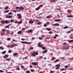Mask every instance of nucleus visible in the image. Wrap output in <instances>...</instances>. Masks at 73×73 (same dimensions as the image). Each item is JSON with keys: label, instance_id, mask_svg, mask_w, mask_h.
<instances>
[{"label": "nucleus", "instance_id": "nucleus-1", "mask_svg": "<svg viewBox=\"0 0 73 73\" xmlns=\"http://www.w3.org/2000/svg\"><path fill=\"white\" fill-rule=\"evenodd\" d=\"M69 48V47L66 46H64L63 47V49L64 50H67Z\"/></svg>", "mask_w": 73, "mask_h": 73}, {"label": "nucleus", "instance_id": "nucleus-2", "mask_svg": "<svg viewBox=\"0 0 73 73\" xmlns=\"http://www.w3.org/2000/svg\"><path fill=\"white\" fill-rule=\"evenodd\" d=\"M38 53L36 52H33L32 53V55L33 57H35L36 55H38Z\"/></svg>", "mask_w": 73, "mask_h": 73}, {"label": "nucleus", "instance_id": "nucleus-3", "mask_svg": "<svg viewBox=\"0 0 73 73\" xmlns=\"http://www.w3.org/2000/svg\"><path fill=\"white\" fill-rule=\"evenodd\" d=\"M21 43L22 44H27L28 45H29V44H31V42H21Z\"/></svg>", "mask_w": 73, "mask_h": 73}, {"label": "nucleus", "instance_id": "nucleus-4", "mask_svg": "<svg viewBox=\"0 0 73 73\" xmlns=\"http://www.w3.org/2000/svg\"><path fill=\"white\" fill-rule=\"evenodd\" d=\"M17 44H11L10 46V48H13L14 47V46H16Z\"/></svg>", "mask_w": 73, "mask_h": 73}, {"label": "nucleus", "instance_id": "nucleus-5", "mask_svg": "<svg viewBox=\"0 0 73 73\" xmlns=\"http://www.w3.org/2000/svg\"><path fill=\"white\" fill-rule=\"evenodd\" d=\"M41 44V43L40 42H39L38 43V46L40 47H42L43 45L42 44Z\"/></svg>", "mask_w": 73, "mask_h": 73}, {"label": "nucleus", "instance_id": "nucleus-6", "mask_svg": "<svg viewBox=\"0 0 73 73\" xmlns=\"http://www.w3.org/2000/svg\"><path fill=\"white\" fill-rule=\"evenodd\" d=\"M6 18H8V19H11V18L12 17V15H7L6 16Z\"/></svg>", "mask_w": 73, "mask_h": 73}, {"label": "nucleus", "instance_id": "nucleus-7", "mask_svg": "<svg viewBox=\"0 0 73 73\" xmlns=\"http://www.w3.org/2000/svg\"><path fill=\"white\" fill-rule=\"evenodd\" d=\"M17 16H18V18L20 19V18H22L21 17V15L20 14H18L17 15Z\"/></svg>", "mask_w": 73, "mask_h": 73}, {"label": "nucleus", "instance_id": "nucleus-8", "mask_svg": "<svg viewBox=\"0 0 73 73\" xmlns=\"http://www.w3.org/2000/svg\"><path fill=\"white\" fill-rule=\"evenodd\" d=\"M1 24H5V21L4 20H3L1 21Z\"/></svg>", "mask_w": 73, "mask_h": 73}, {"label": "nucleus", "instance_id": "nucleus-9", "mask_svg": "<svg viewBox=\"0 0 73 73\" xmlns=\"http://www.w3.org/2000/svg\"><path fill=\"white\" fill-rule=\"evenodd\" d=\"M17 34L19 35H21L22 34V32H21V31H19L18 32Z\"/></svg>", "mask_w": 73, "mask_h": 73}, {"label": "nucleus", "instance_id": "nucleus-10", "mask_svg": "<svg viewBox=\"0 0 73 73\" xmlns=\"http://www.w3.org/2000/svg\"><path fill=\"white\" fill-rule=\"evenodd\" d=\"M29 24H32V23H34V22H33V21L31 20L29 21Z\"/></svg>", "mask_w": 73, "mask_h": 73}, {"label": "nucleus", "instance_id": "nucleus-11", "mask_svg": "<svg viewBox=\"0 0 73 73\" xmlns=\"http://www.w3.org/2000/svg\"><path fill=\"white\" fill-rule=\"evenodd\" d=\"M32 64H33V65H35V66H36L37 65V63L36 62H32Z\"/></svg>", "mask_w": 73, "mask_h": 73}, {"label": "nucleus", "instance_id": "nucleus-12", "mask_svg": "<svg viewBox=\"0 0 73 73\" xmlns=\"http://www.w3.org/2000/svg\"><path fill=\"white\" fill-rule=\"evenodd\" d=\"M54 26H59V24L58 23H56L53 24Z\"/></svg>", "mask_w": 73, "mask_h": 73}, {"label": "nucleus", "instance_id": "nucleus-13", "mask_svg": "<svg viewBox=\"0 0 73 73\" xmlns=\"http://www.w3.org/2000/svg\"><path fill=\"white\" fill-rule=\"evenodd\" d=\"M24 8L23 7H20L19 9L20 10H24Z\"/></svg>", "mask_w": 73, "mask_h": 73}, {"label": "nucleus", "instance_id": "nucleus-14", "mask_svg": "<svg viewBox=\"0 0 73 73\" xmlns=\"http://www.w3.org/2000/svg\"><path fill=\"white\" fill-rule=\"evenodd\" d=\"M60 21L61 20L60 19H56L55 20V21H56V22Z\"/></svg>", "mask_w": 73, "mask_h": 73}, {"label": "nucleus", "instance_id": "nucleus-15", "mask_svg": "<svg viewBox=\"0 0 73 73\" xmlns=\"http://www.w3.org/2000/svg\"><path fill=\"white\" fill-rule=\"evenodd\" d=\"M48 52V50H44V51L43 52H42V53L43 54H44V53H46V52Z\"/></svg>", "mask_w": 73, "mask_h": 73}, {"label": "nucleus", "instance_id": "nucleus-16", "mask_svg": "<svg viewBox=\"0 0 73 73\" xmlns=\"http://www.w3.org/2000/svg\"><path fill=\"white\" fill-rule=\"evenodd\" d=\"M8 55H6L4 57H3L4 58H7V57H8Z\"/></svg>", "mask_w": 73, "mask_h": 73}, {"label": "nucleus", "instance_id": "nucleus-17", "mask_svg": "<svg viewBox=\"0 0 73 73\" xmlns=\"http://www.w3.org/2000/svg\"><path fill=\"white\" fill-rule=\"evenodd\" d=\"M9 21H5V23H6V24H9Z\"/></svg>", "mask_w": 73, "mask_h": 73}, {"label": "nucleus", "instance_id": "nucleus-18", "mask_svg": "<svg viewBox=\"0 0 73 73\" xmlns=\"http://www.w3.org/2000/svg\"><path fill=\"white\" fill-rule=\"evenodd\" d=\"M28 33H32V30H29L28 31Z\"/></svg>", "mask_w": 73, "mask_h": 73}, {"label": "nucleus", "instance_id": "nucleus-19", "mask_svg": "<svg viewBox=\"0 0 73 73\" xmlns=\"http://www.w3.org/2000/svg\"><path fill=\"white\" fill-rule=\"evenodd\" d=\"M67 17H73V15H68Z\"/></svg>", "mask_w": 73, "mask_h": 73}, {"label": "nucleus", "instance_id": "nucleus-20", "mask_svg": "<svg viewBox=\"0 0 73 73\" xmlns=\"http://www.w3.org/2000/svg\"><path fill=\"white\" fill-rule=\"evenodd\" d=\"M1 35L2 36L5 35V34L4 33L1 32Z\"/></svg>", "mask_w": 73, "mask_h": 73}, {"label": "nucleus", "instance_id": "nucleus-21", "mask_svg": "<svg viewBox=\"0 0 73 73\" xmlns=\"http://www.w3.org/2000/svg\"><path fill=\"white\" fill-rule=\"evenodd\" d=\"M60 65L58 64L56 65V67H60Z\"/></svg>", "mask_w": 73, "mask_h": 73}, {"label": "nucleus", "instance_id": "nucleus-22", "mask_svg": "<svg viewBox=\"0 0 73 73\" xmlns=\"http://www.w3.org/2000/svg\"><path fill=\"white\" fill-rule=\"evenodd\" d=\"M69 42H73V40H68Z\"/></svg>", "mask_w": 73, "mask_h": 73}, {"label": "nucleus", "instance_id": "nucleus-23", "mask_svg": "<svg viewBox=\"0 0 73 73\" xmlns=\"http://www.w3.org/2000/svg\"><path fill=\"white\" fill-rule=\"evenodd\" d=\"M71 10H68L67 11V12L68 13H70L71 12Z\"/></svg>", "mask_w": 73, "mask_h": 73}, {"label": "nucleus", "instance_id": "nucleus-24", "mask_svg": "<svg viewBox=\"0 0 73 73\" xmlns=\"http://www.w3.org/2000/svg\"><path fill=\"white\" fill-rule=\"evenodd\" d=\"M40 9V8L39 7H37V8H36L35 9V10H39V9Z\"/></svg>", "mask_w": 73, "mask_h": 73}, {"label": "nucleus", "instance_id": "nucleus-25", "mask_svg": "<svg viewBox=\"0 0 73 73\" xmlns=\"http://www.w3.org/2000/svg\"><path fill=\"white\" fill-rule=\"evenodd\" d=\"M0 49H1L2 50H3V49H4V48H3V47L1 46L0 47Z\"/></svg>", "mask_w": 73, "mask_h": 73}, {"label": "nucleus", "instance_id": "nucleus-26", "mask_svg": "<svg viewBox=\"0 0 73 73\" xmlns=\"http://www.w3.org/2000/svg\"><path fill=\"white\" fill-rule=\"evenodd\" d=\"M7 35H9V30H7Z\"/></svg>", "mask_w": 73, "mask_h": 73}, {"label": "nucleus", "instance_id": "nucleus-27", "mask_svg": "<svg viewBox=\"0 0 73 73\" xmlns=\"http://www.w3.org/2000/svg\"><path fill=\"white\" fill-rule=\"evenodd\" d=\"M52 29L50 28H47V31H50V30H51Z\"/></svg>", "mask_w": 73, "mask_h": 73}, {"label": "nucleus", "instance_id": "nucleus-28", "mask_svg": "<svg viewBox=\"0 0 73 73\" xmlns=\"http://www.w3.org/2000/svg\"><path fill=\"white\" fill-rule=\"evenodd\" d=\"M42 48L43 49H44V50L46 49V48H45V47H44V46H42Z\"/></svg>", "mask_w": 73, "mask_h": 73}, {"label": "nucleus", "instance_id": "nucleus-29", "mask_svg": "<svg viewBox=\"0 0 73 73\" xmlns=\"http://www.w3.org/2000/svg\"><path fill=\"white\" fill-rule=\"evenodd\" d=\"M6 51H5L2 52V54H4L6 53Z\"/></svg>", "mask_w": 73, "mask_h": 73}, {"label": "nucleus", "instance_id": "nucleus-30", "mask_svg": "<svg viewBox=\"0 0 73 73\" xmlns=\"http://www.w3.org/2000/svg\"><path fill=\"white\" fill-rule=\"evenodd\" d=\"M2 32H5L6 31V29H3L2 30Z\"/></svg>", "mask_w": 73, "mask_h": 73}, {"label": "nucleus", "instance_id": "nucleus-31", "mask_svg": "<svg viewBox=\"0 0 73 73\" xmlns=\"http://www.w3.org/2000/svg\"><path fill=\"white\" fill-rule=\"evenodd\" d=\"M13 12H14L15 13H16V12H17V11L15 10H14L13 11Z\"/></svg>", "mask_w": 73, "mask_h": 73}, {"label": "nucleus", "instance_id": "nucleus-32", "mask_svg": "<svg viewBox=\"0 0 73 73\" xmlns=\"http://www.w3.org/2000/svg\"><path fill=\"white\" fill-rule=\"evenodd\" d=\"M22 21H19L18 23V24H21V23H22Z\"/></svg>", "mask_w": 73, "mask_h": 73}, {"label": "nucleus", "instance_id": "nucleus-33", "mask_svg": "<svg viewBox=\"0 0 73 73\" xmlns=\"http://www.w3.org/2000/svg\"><path fill=\"white\" fill-rule=\"evenodd\" d=\"M13 14L12 13L10 12V13H9L8 14L9 15H12Z\"/></svg>", "mask_w": 73, "mask_h": 73}, {"label": "nucleus", "instance_id": "nucleus-34", "mask_svg": "<svg viewBox=\"0 0 73 73\" xmlns=\"http://www.w3.org/2000/svg\"><path fill=\"white\" fill-rule=\"evenodd\" d=\"M8 52L9 53H11L12 52V50H10L8 51Z\"/></svg>", "mask_w": 73, "mask_h": 73}, {"label": "nucleus", "instance_id": "nucleus-35", "mask_svg": "<svg viewBox=\"0 0 73 73\" xmlns=\"http://www.w3.org/2000/svg\"><path fill=\"white\" fill-rule=\"evenodd\" d=\"M14 21H15V20H11L10 21L11 23H13V22H14Z\"/></svg>", "mask_w": 73, "mask_h": 73}, {"label": "nucleus", "instance_id": "nucleus-36", "mask_svg": "<svg viewBox=\"0 0 73 73\" xmlns=\"http://www.w3.org/2000/svg\"><path fill=\"white\" fill-rule=\"evenodd\" d=\"M17 53H15L13 54L14 56H17Z\"/></svg>", "mask_w": 73, "mask_h": 73}, {"label": "nucleus", "instance_id": "nucleus-37", "mask_svg": "<svg viewBox=\"0 0 73 73\" xmlns=\"http://www.w3.org/2000/svg\"><path fill=\"white\" fill-rule=\"evenodd\" d=\"M16 70H20V68L19 67L17 68L16 69Z\"/></svg>", "mask_w": 73, "mask_h": 73}, {"label": "nucleus", "instance_id": "nucleus-38", "mask_svg": "<svg viewBox=\"0 0 73 73\" xmlns=\"http://www.w3.org/2000/svg\"><path fill=\"white\" fill-rule=\"evenodd\" d=\"M31 72H33L35 71V70L31 69Z\"/></svg>", "mask_w": 73, "mask_h": 73}, {"label": "nucleus", "instance_id": "nucleus-39", "mask_svg": "<svg viewBox=\"0 0 73 73\" xmlns=\"http://www.w3.org/2000/svg\"><path fill=\"white\" fill-rule=\"evenodd\" d=\"M59 60L58 59H57L56 60H55V63H56V62H58V61Z\"/></svg>", "mask_w": 73, "mask_h": 73}, {"label": "nucleus", "instance_id": "nucleus-40", "mask_svg": "<svg viewBox=\"0 0 73 73\" xmlns=\"http://www.w3.org/2000/svg\"><path fill=\"white\" fill-rule=\"evenodd\" d=\"M54 72L55 71H52H52H51L50 72L51 73H54Z\"/></svg>", "mask_w": 73, "mask_h": 73}, {"label": "nucleus", "instance_id": "nucleus-41", "mask_svg": "<svg viewBox=\"0 0 73 73\" xmlns=\"http://www.w3.org/2000/svg\"><path fill=\"white\" fill-rule=\"evenodd\" d=\"M8 9V7H6L5 8V9L7 10V9Z\"/></svg>", "mask_w": 73, "mask_h": 73}, {"label": "nucleus", "instance_id": "nucleus-42", "mask_svg": "<svg viewBox=\"0 0 73 73\" xmlns=\"http://www.w3.org/2000/svg\"><path fill=\"white\" fill-rule=\"evenodd\" d=\"M68 28V26H65L64 27V29H67V28Z\"/></svg>", "mask_w": 73, "mask_h": 73}, {"label": "nucleus", "instance_id": "nucleus-43", "mask_svg": "<svg viewBox=\"0 0 73 73\" xmlns=\"http://www.w3.org/2000/svg\"><path fill=\"white\" fill-rule=\"evenodd\" d=\"M69 68V67L68 66H66L65 67V68Z\"/></svg>", "mask_w": 73, "mask_h": 73}, {"label": "nucleus", "instance_id": "nucleus-44", "mask_svg": "<svg viewBox=\"0 0 73 73\" xmlns=\"http://www.w3.org/2000/svg\"><path fill=\"white\" fill-rule=\"evenodd\" d=\"M11 40V38H9L7 39V41H9Z\"/></svg>", "mask_w": 73, "mask_h": 73}, {"label": "nucleus", "instance_id": "nucleus-45", "mask_svg": "<svg viewBox=\"0 0 73 73\" xmlns=\"http://www.w3.org/2000/svg\"><path fill=\"white\" fill-rule=\"evenodd\" d=\"M73 68H70V69L69 68L68 69V70H73Z\"/></svg>", "mask_w": 73, "mask_h": 73}, {"label": "nucleus", "instance_id": "nucleus-46", "mask_svg": "<svg viewBox=\"0 0 73 73\" xmlns=\"http://www.w3.org/2000/svg\"><path fill=\"white\" fill-rule=\"evenodd\" d=\"M9 26H5V28H9Z\"/></svg>", "mask_w": 73, "mask_h": 73}, {"label": "nucleus", "instance_id": "nucleus-47", "mask_svg": "<svg viewBox=\"0 0 73 73\" xmlns=\"http://www.w3.org/2000/svg\"><path fill=\"white\" fill-rule=\"evenodd\" d=\"M19 7H16V9H19Z\"/></svg>", "mask_w": 73, "mask_h": 73}, {"label": "nucleus", "instance_id": "nucleus-48", "mask_svg": "<svg viewBox=\"0 0 73 73\" xmlns=\"http://www.w3.org/2000/svg\"><path fill=\"white\" fill-rule=\"evenodd\" d=\"M41 22H39L38 23V25H40V24H41Z\"/></svg>", "mask_w": 73, "mask_h": 73}, {"label": "nucleus", "instance_id": "nucleus-49", "mask_svg": "<svg viewBox=\"0 0 73 73\" xmlns=\"http://www.w3.org/2000/svg\"><path fill=\"white\" fill-rule=\"evenodd\" d=\"M9 12V10H7V11H5V12L6 13H7V12Z\"/></svg>", "mask_w": 73, "mask_h": 73}, {"label": "nucleus", "instance_id": "nucleus-50", "mask_svg": "<svg viewBox=\"0 0 73 73\" xmlns=\"http://www.w3.org/2000/svg\"><path fill=\"white\" fill-rule=\"evenodd\" d=\"M3 72H4V71L2 70H0V73H3Z\"/></svg>", "mask_w": 73, "mask_h": 73}, {"label": "nucleus", "instance_id": "nucleus-51", "mask_svg": "<svg viewBox=\"0 0 73 73\" xmlns=\"http://www.w3.org/2000/svg\"><path fill=\"white\" fill-rule=\"evenodd\" d=\"M18 21H15V24H17V23H18Z\"/></svg>", "mask_w": 73, "mask_h": 73}, {"label": "nucleus", "instance_id": "nucleus-52", "mask_svg": "<svg viewBox=\"0 0 73 73\" xmlns=\"http://www.w3.org/2000/svg\"><path fill=\"white\" fill-rule=\"evenodd\" d=\"M32 49H33V47H31L30 49V50H32Z\"/></svg>", "mask_w": 73, "mask_h": 73}, {"label": "nucleus", "instance_id": "nucleus-53", "mask_svg": "<svg viewBox=\"0 0 73 73\" xmlns=\"http://www.w3.org/2000/svg\"><path fill=\"white\" fill-rule=\"evenodd\" d=\"M49 34H52V32L51 31H50L49 32Z\"/></svg>", "mask_w": 73, "mask_h": 73}, {"label": "nucleus", "instance_id": "nucleus-54", "mask_svg": "<svg viewBox=\"0 0 73 73\" xmlns=\"http://www.w3.org/2000/svg\"><path fill=\"white\" fill-rule=\"evenodd\" d=\"M52 2H56V1L55 0H52Z\"/></svg>", "mask_w": 73, "mask_h": 73}, {"label": "nucleus", "instance_id": "nucleus-55", "mask_svg": "<svg viewBox=\"0 0 73 73\" xmlns=\"http://www.w3.org/2000/svg\"><path fill=\"white\" fill-rule=\"evenodd\" d=\"M44 27H47V25H46V24H45L44 25Z\"/></svg>", "mask_w": 73, "mask_h": 73}, {"label": "nucleus", "instance_id": "nucleus-56", "mask_svg": "<svg viewBox=\"0 0 73 73\" xmlns=\"http://www.w3.org/2000/svg\"><path fill=\"white\" fill-rule=\"evenodd\" d=\"M52 60H55V59H56V58L54 57L52 58Z\"/></svg>", "mask_w": 73, "mask_h": 73}, {"label": "nucleus", "instance_id": "nucleus-57", "mask_svg": "<svg viewBox=\"0 0 73 73\" xmlns=\"http://www.w3.org/2000/svg\"><path fill=\"white\" fill-rule=\"evenodd\" d=\"M21 40H22V41H24V40H25V39H24V38H22L21 39Z\"/></svg>", "mask_w": 73, "mask_h": 73}, {"label": "nucleus", "instance_id": "nucleus-58", "mask_svg": "<svg viewBox=\"0 0 73 73\" xmlns=\"http://www.w3.org/2000/svg\"><path fill=\"white\" fill-rule=\"evenodd\" d=\"M42 5H41L39 6V8H40V7H42Z\"/></svg>", "mask_w": 73, "mask_h": 73}, {"label": "nucleus", "instance_id": "nucleus-59", "mask_svg": "<svg viewBox=\"0 0 73 73\" xmlns=\"http://www.w3.org/2000/svg\"><path fill=\"white\" fill-rule=\"evenodd\" d=\"M21 68L22 69H24V67L23 66H21Z\"/></svg>", "mask_w": 73, "mask_h": 73}, {"label": "nucleus", "instance_id": "nucleus-60", "mask_svg": "<svg viewBox=\"0 0 73 73\" xmlns=\"http://www.w3.org/2000/svg\"><path fill=\"white\" fill-rule=\"evenodd\" d=\"M6 60L7 61H9V60H10V59L9 58H7L6 59Z\"/></svg>", "mask_w": 73, "mask_h": 73}, {"label": "nucleus", "instance_id": "nucleus-61", "mask_svg": "<svg viewBox=\"0 0 73 73\" xmlns=\"http://www.w3.org/2000/svg\"><path fill=\"white\" fill-rule=\"evenodd\" d=\"M59 68H60V67L56 68V69H58Z\"/></svg>", "mask_w": 73, "mask_h": 73}, {"label": "nucleus", "instance_id": "nucleus-62", "mask_svg": "<svg viewBox=\"0 0 73 73\" xmlns=\"http://www.w3.org/2000/svg\"><path fill=\"white\" fill-rule=\"evenodd\" d=\"M50 17V15L49 16H48L47 17V19H48V18H49V17Z\"/></svg>", "mask_w": 73, "mask_h": 73}, {"label": "nucleus", "instance_id": "nucleus-63", "mask_svg": "<svg viewBox=\"0 0 73 73\" xmlns=\"http://www.w3.org/2000/svg\"><path fill=\"white\" fill-rule=\"evenodd\" d=\"M30 68H32V65H31L30 66Z\"/></svg>", "mask_w": 73, "mask_h": 73}, {"label": "nucleus", "instance_id": "nucleus-64", "mask_svg": "<svg viewBox=\"0 0 73 73\" xmlns=\"http://www.w3.org/2000/svg\"><path fill=\"white\" fill-rule=\"evenodd\" d=\"M44 73V72L43 71V72L41 71L39 72V73Z\"/></svg>", "mask_w": 73, "mask_h": 73}]
</instances>
